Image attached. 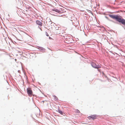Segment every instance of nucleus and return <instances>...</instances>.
Here are the masks:
<instances>
[{"label": "nucleus", "mask_w": 125, "mask_h": 125, "mask_svg": "<svg viewBox=\"0 0 125 125\" xmlns=\"http://www.w3.org/2000/svg\"><path fill=\"white\" fill-rule=\"evenodd\" d=\"M49 39H50V38H51L50 37H49Z\"/></svg>", "instance_id": "nucleus-15"}, {"label": "nucleus", "mask_w": 125, "mask_h": 125, "mask_svg": "<svg viewBox=\"0 0 125 125\" xmlns=\"http://www.w3.org/2000/svg\"><path fill=\"white\" fill-rule=\"evenodd\" d=\"M92 66L95 68L98 69L101 68V65H97L95 63L92 62L91 63Z\"/></svg>", "instance_id": "nucleus-2"}, {"label": "nucleus", "mask_w": 125, "mask_h": 125, "mask_svg": "<svg viewBox=\"0 0 125 125\" xmlns=\"http://www.w3.org/2000/svg\"><path fill=\"white\" fill-rule=\"evenodd\" d=\"M54 10L55 11L59 13H61L62 12V10L61 9L59 10L57 9H55Z\"/></svg>", "instance_id": "nucleus-6"}, {"label": "nucleus", "mask_w": 125, "mask_h": 125, "mask_svg": "<svg viewBox=\"0 0 125 125\" xmlns=\"http://www.w3.org/2000/svg\"><path fill=\"white\" fill-rule=\"evenodd\" d=\"M98 70L99 72H101V70L100 69H98Z\"/></svg>", "instance_id": "nucleus-14"}, {"label": "nucleus", "mask_w": 125, "mask_h": 125, "mask_svg": "<svg viewBox=\"0 0 125 125\" xmlns=\"http://www.w3.org/2000/svg\"><path fill=\"white\" fill-rule=\"evenodd\" d=\"M75 111L77 113H80V112L78 110V109H76V110H75Z\"/></svg>", "instance_id": "nucleus-12"}, {"label": "nucleus", "mask_w": 125, "mask_h": 125, "mask_svg": "<svg viewBox=\"0 0 125 125\" xmlns=\"http://www.w3.org/2000/svg\"><path fill=\"white\" fill-rule=\"evenodd\" d=\"M27 92L28 95L31 96L32 94V92L31 88H29L27 89Z\"/></svg>", "instance_id": "nucleus-3"}, {"label": "nucleus", "mask_w": 125, "mask_h": 125, "mask_svg": "<svg viewBox=\"0 0 125 125\" xmlns=\"http://www.w3.org/2000/svg\"><path fill=\"white\" fill-rule=\"evenodd\" d=\"M52 96L54 98V99L55 101H56L58 100V98L56 96L53 95Z\"/></svg>", "instance_id": "nucleus-8"}, {"label": "nucleus", "mask_w": 125, "mask_h": 125, "mask_svg": "<svg viewBox=\"0 0 125 125\" xmlns=\"http://www.w3.org/2000/svg\"><path fill=\"white\" fill-rule=\"evenodd\" d=\"M55 29H57V30H61L60 27H56L55 28Z\"/></svg>", "instance_id": "nucleus-11"}, {"label": "nucleus", "mask_w": 125, "mask_h": 125, "mask_svg": "<svg viewBox=\"0 0 125 125\" xmlns=\"http://www.w3.org/2000/svg\"><path fill=\"white\" fill-rule=\"evenodd\" d=\"M45 34L47 36H49L48 34L47 33V32H45Z\"/></svg>", "instance_id": "nucleus-13"}, {"label": "nucleus", "mask_w": 125, "mask_h": 125, "mask_svg": "<svg viewBox=\"0 0 125 125\" xmlns=\"http://www.w3.org/2000/svg\"><path fill=\"white\" fill-rule=\"evenodd\" d=\"M37 48L39 49L42 50H43L45 49L44 48L40 47H38Z\"/></svg>", "instance_id": "nucleus-9"}, {"label": "nucleus", "mask_w": 125, "mask_h": 125, "mask_svg": "<svg viewBox=\"0 0 125 125\" xmlns=\"http://www.w3.org/2000/svg\"><path fill=\"white\" fill-rule=\"evenodd\" d=\"M61 30H57V29H55L54 31V33L55 34H58L60 33Z\"/></svg>", "instance_id": "nucleus-5"}, {"label": "nucleus", "mask_w": 125, "mask_h": 125, "mask_svg": "<svg viewBox=\"0 0 125 125\" xmlns=\"http://www.w3.org/2000/svg\"><path fill=\"white\" fill-rule=\"evenodd\" d=\"M109 16L111 18L116 20L119 22L121 23L124 25H125V20L123 19L122 16L119 15H110Z\"/></svg>", "instance_id": "nucleus-1"}, {"label": "nucleus", "mask_w": 125, "mask_h": 125, "mask_svg": "<svg viewBox=\"0 0 125 125\" xmlns=\"http://www.w3.org/2000/svg\"><path fill=\"white\" fill-rule=\"evenodd\" d=\"M58 112L60 113L61 114H63V113L59 109H58Z\"/></svg>", "instance_id": "nucleus-10"}, {"label": "nucleus", "mask_w": 125, "mask_h": 125, "mask_svg": "<svg viewBox=\"0 0 125 125\" xmlns=\"http://www.w3.org/2000/svg\"><path fill=\"white\" fill-rule=\"evenodd\" d=\"M36 23L38 25L42 26V23L40 21H36Z\"/></svg>", "instance_id": "nucleus-7"}, {"label": "nucleus", "mask_w": 125, "mask_h": 125, "mask_svg": "<svg viewBox=\"0 0 125 125\" xmlns=\"http://www.w3.org/2000/svg\"><path fill=\"white\" fill-rule=\"evenodd\" d=\"M96 117L97 116L96 115H92L91 116H89L88 117V119L90 120H91L92 119L93 120H94L96 118Z\"/></svg>", "instance_id": "nucleus-4"}]
</instances>
